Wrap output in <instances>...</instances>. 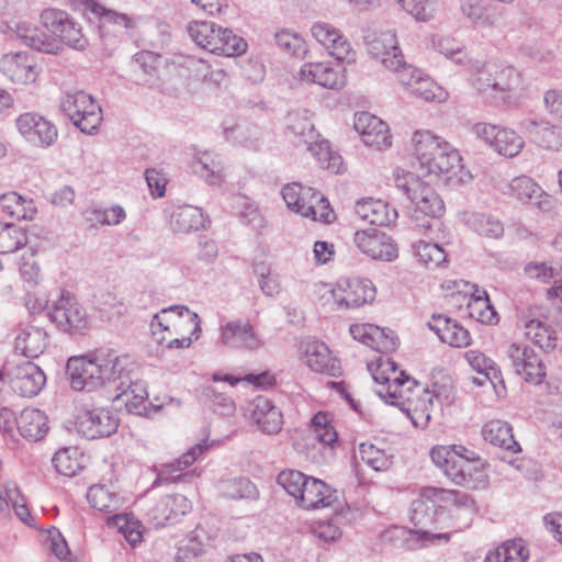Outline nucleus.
Instances as JSON below:
<instances>
[{"label": "nucleus", "instance_id": "obj_17", "mask_svg": "<svg viewBox=\"0 0 562 562\" xmlns=\"http://www.w3.org/2000/svg\"><path fill=\"white\" fill-rule=\"evenodd\" d=\"M220 331L221 342L227 348L254 351L263 346L248 319L229 321L221 326Z\"/></svg>", "mask_w": 562, "mask_h": 562}, {"label": "nucleus", "instance_id": "obj_22", "mask_svg": "<svg viewBox=\"0 0 562 562\" xmlns=\"http://www.w3.org/2000/svg\"><path fill=\"white\" fill-rule=\"evenodd\" d=\"M69 382L75 391L92 392L101 389L97 376L93 353L83 357L70 358L66 367Z\"/></svg>", "mask_w": 562, "mask_h": 562}, {"label": "nucleus", "instance_id": "obj_36", "mask_svg": "<svg viewBox=\"0 0 562 562\" xmlns=\"http://www.w3.org/2000/svg\"><path fill=\"white\" fill-rule=\"evenodd\" d=\"M13 31L23 44L36 50L47 54H57L60 49L59 42L49 38L31 23L18 22Z\"/></svg>", "mask_w": 562, "mask_h": 562}, {"label": "nucleus", "instance_id": "obj_51", "mask_svg": "<svg viewBox=\"0 0 562 562\" xmlns=\"http://www.w3.org/2000/svg\"><path fill=\"white\" fill-rule=\"evenodd\" d=\"M451 391L446 387L434 389L432 394L425 392L426 398L423 400V406H416L413 409L411 419L417 427H426L431 418L429 406H432V400L436 398L438 402L450 403L452 401Z\"/></svg>", "mask_w": 562, "mask_h": 562}, {"label": "nucleus", "instance_id": "obj_5", "mask_svg": "<svg viewBox=\"0 0 562 562\" xmlns=\"http://www.w3.org/2000/svg\"><path fill=\"white\" fill-rule=\"evenodd\" d=\"M188 33L196 45L213 54L232 57L241 55L247 49L243 37L214 22L194 21L188 25Z\"/></svg>", "mask_w": 562, "mask_h": 562}, {"label": "nucleus", "instance_id": "obj_64", "mask_svg": "<svg viewBox=\"0 0 562 562\" xmlns=\"http://www.w3.org/2000/svg\"><path fill=\"white\" fill-rule=\"evenodd\" d=\"M110 524L117 528L132 547L142 541L143 535L138 521L130 519L126 515H116L112 517Z\"/></svg>", "mask_w": 562, "mask_h": 562}, {"label": "nucleus", "instance_id": "obj_32", "mask_svg": "<svg viewBox=\"0 0 562 562\" xmlns=\"http://www.w3.org/2000/svg\"><path fill=\"white\" fill-rule=\"evenodd\" d=\"M356 215L370 224L386 226L394 223L397 212L391 210L389 205L381 200L367 199L358 201L355 206Z\"/></svg>", "mask_w": 562, "mask_h": 562}, {"label": "nucleus", "instance_id": "obj_42", "mask_svg": "<svg viewBox=\"0 0 562 562\" xmlns=\"http://www.w3.org/2000/svg\"><path fill=\"white\" fill-rule=\"evenodd\" d=\"M205 216L201 209L192 205L176 207L170 215V227L176 233H189L204 227Z\"/></svg>", "mask_w": 562, "mask_h": 562}, {"label": "nucleus", "instance_id": "obj_21", "mask_svg": "<svg viewBox=\"0 0 562 562\" xmlns=\"http://www.w3.org/2000/svg\"><path fill=\"white\" fill-rule=\"evenodd\" d=\"M19 132L30 142L43 147L52 146L58 136L56 126L36 113H24L16 119Z\"/></svg>", "mask_w": 562, "mask_h": 562}, {"label": "nucleus", "instance_id": "obj_8", "mask_svg": "<svg viewBox=\"0 0 562 562\" xmlns=\"http://www.w3.org/2000/svg\"><path fill=\"white\" fill-rule=\"evenodd\" d=\"M97 376L101 389L111 396L130 382L133 362L127 356H120L115 350L99 349L93 352Z\"/></svg>", "mask_w": 562, "mask_h": 562}, {"label": "nucleus", "instance_id": "obj_48", "mask_svg": "<svg viewBox=\"0 0 562 562\" xmlns=\"http://www.w3.org/2000/svg\"><path fill=\"white\" fill-rule=\"evenodd\" d=\"M177 310H179L178 305H172L155 314L150 327L157 342L164 344L169 338L176 336L173 324H176Z\"/></svg>", "mask_w": 562, "mask_h": 562}, {"label": "nucleus", "instance_id": "obj_38", "mask_svg": "<svg viewBox=\"0 0 562 562\" xmlns=\"http://www.w3.org/2000/svg\"><path fill=\"white\" fill-rule=\"evenodd\" d=\"M282 196L289 209L308 217L314 212L312 202L313 198H317V192L313 188L291 183L283 187Z\"/></svg>", "mask_w": 562, "mask_h": 562}, {"label": "nucleus", "instance_id": "obj_45", "mask_svg": "<svg viewBox=\"0 0 562 562\" xmlns=\"http://www.w3.org/2000/svg\"><path fill=\"white\" fill-rule=\"evenodd\" d=\"M528 557L529 552L522 539H514L490 551L484 562H526Z\"/></svg>", "mask_w": 562, "mask_h": 562}, {"label": "nucleus", "instance_id": "obj_43", "mask_svg": "<svg viewBox=\"0 0 562 562\" xmlns=\"http://www.w3.org/2000/svg\"><path fill=\"white\" fill-rule=\"evenodd\" d=\"M209 449V445L206 442H200L195 446L191 447L187 452H184L180 458L171 461L160 464V469L158 470V476L155 481V484L165 482V481H171L176 482L178 481L181 475L171 476L173 473L181 471L188 467H190L200 454H202L204 451Z\"/></svg>", "mask_w": 562, "mask_h": 562}, {"label": "nucleus", "instance_id": "obj_9", "mask_svg": "<svg viewBox=\"0 0 562 562\" xmlns=\"http://www.w3.org/2000/svg\"><path fill=\"white\" fill-rule=\"evenodd\" d=\"M429 492L446 503L447 522L446 529L461 531L468 528L477 512L475 501L467 493L448 490H430Z\"/></svg>", "mask_w": 562, "mask_h": 562}, {"label": "nucleus", "instance_id": "obj_56", "mask_svg": "<svg viewBox=\"0 0 562 562\" xmlns=\"http://www.w3.org/2000/svg\"><path fill=\"white\" fill-rule=\"evenodd\" d=\"M462 13L474 24L482 27H492L495 24L494 14L485 7L482 0H461Z\"/></svg>", "mask_w": 562, "mask_h": 562}, {"label": "nucleus", "instance_id": "obj_20", "mask_svg": "<svg viewBox=\"0 0 562 562\" xmlns=\"http://www.w3.org/2000/svg\"><path fill=\"white\" fill-rule=\"evenodd\" d=\"M353 127L369 147L382 150L392 144L387 124L371 113L356 114Z\"/></svg>", "mask_w": 562, "mask_h": 562}, {"label": "nucleus", "instance_id": "obj_16", "mask_svg": "<svg viewBox=\"0 0 562 562\" xmlns=\"http://www.w3.org/2000/svg\"><path fill=\"white\" fill-rule=\"evenodd\" d=\"M8 375L13 392L23 397L37 395L46 383L45 373L32 361H24L10 368Z\"/></svg>", "mask_w": 562, "mask_h": 562}, {"label": "nucleus", "instance_id": "obj_58", "mask_svg": "<svg viewBox=\"0 0 562 562\" xmlns=\"http://www.w3.org/2000/svg\"><path fill=\"white\" fill-rule=\"evenodd\" d=\"M52 462L56 471L65 476H72L82 468L79 452L75 448L59 449Z\"/></svg>", "mask_w": 562, "mask_h": 562}, {"label": "nucleus", "instance_id": "obj_3", "mask_svg": "<svg viewBox=\"0 0 562 562\" xmlns=\"http://www.w3.org/2000/svg\"><path fill=\"white\" fill-rule=\"evenodd\" d=\"M277 482L304 509L329 507L337 501L336 491L328 484L297 470L280 472Z\"/></svg>", "mask_w": 562, "mask_h": 562}, {"label": "nucleus", "instance_id": "obj_10", "mask_svg": "<svg viewBox=\"0 0 562 562\" xmlns=\"http://www.w3.org/2000/svg\"><path fill=\"white\" fill-rule=\"evenodd\" d=\"M330 294L338 310L358 308L374 300L375 288L369 279L346 278L337 281Z\"/></svg>", "mask_w": 562, "mask_h": 562}, {"label": "nucleus", "instance_id": "obj_12", "mask_svg": "<svg viewBox=\"0 0 562 562\" xmlns=\"http://www.w3.org/2000/svg\"><path fill=\"white\" fill-rule=\"evenodd\" d=\"M507 357L516 374L531 384H541L546 378V367L541 357L525 344H512Z\"/></svg>", "mask_w": 562, "mask_h": 562}, {"label": "nucleus", "instance_id": "obj_53", "mask_svg": "<svg viewBox=\"0 0 562 562\" xmlns=\"http://www.w3.org/2000/svg\"><path fill=\"white\" fill-rule=\"evenodd\" d=\"M470 297L467 305L469 316L481 323H492L493 318L496 316V312L490 304L486 291H481L475 288V291Z\"/></svg>", "mask_w": 562, "mask_h": 562}, {"label": "nucleus", "instance_id": "obj_30", "mask_svg": "<svg viewBox=\"0 0 562 562\" xmlns=\"http://www.w3.org/2000/svg\"><path fill=\"white\" fill-rule=\"evenodd\" d=\"M311 430L313 438L317 441L319 448V457L313 456V462L323 463L334 456V443L337 442V432L334 427L329 425L327 415L318 412L311 419Z\"/></svg>", "mask_w": 562, "mask_h": 562}, {"label": "nucleus", "instance_id": "obj_14", "mask_svg": "<svg viewBox=\"0 0 562 562\" xmlns=\"http://www.w3.org/2000/svg\"><path fill=\"white\" fill-rule=\"evenodd\" d=\"M77 430L87 439L109 437L119 427L116 415L108 408L97 407L82 411L77 417Z\"/></svg>", "mask_w": 562, "mask_h": 562}, {"label": "nucleus", "instance_id": "obj_6", "mask_svg": "<svg viewBox=\"0 0 562 562\" xmlns=\"http://www.w3.org/2000/svg\"><path fill=\"white\" fill-rule=\"evenodd\" d=\"M60 111L82 133L94 134L102 123V109L94 98L83 90L69 91L60 101Z\"/></svg>", "mask_w": 562, "mask_h": 562}, {"label": "nucleus", "instance_id": "obj_52", "mask_svg": "<svg viewBox=\"0 0 562 562\" xmlns=\"http://www.w3.org/2000/svg\"><path fill=\"white\" fill-rule=\"evenodd\" d=\"M525 335L543 350L554 349L557 346L555 331L539 319L525 323Z\"/></svg>", "mask_w": 562, "mask_h": 562}, {"label": "nucleus", "instance_id": "obj_39", "mask_svg": "<svg viewBox=\"0 0 562 562\" xmlns=\"http://www.w3.org/2000/svg\"><path fill=\"white\" fill-rule=\"evenodd\" d=\"M194 173L203 178L211 186H221L225 178V165L220 155L203 153L192 162Z\"/></svg>", "mask_w": 562, "mask_h": 562}, {"label": "nucleus", "instance_id": "obj_50", "mask_svg": "<svg viewBox=\"0 0 562 562\" xmlns=\"http://www.w3.org/2000/svg\"><path fill=\"white\" fill-rule=\"evenodd\" d=\"M26 231L14 224L0 223V254H13L27 244Z\"/></svg>", "mask_w": 562, "mask_h": 562}, {"label": "nucleus", "instance_id": "obj_47", "mask_svg": "<svg viewBox=\"0 0 562 562\" xmlns=\"http://www.w3.org/2000/svg\"><path fill=\"white\" fill-rule=\"evenodd\" d=\"M0 207L4 214L19 221L31 220L35 213L32 201L25 200L14 191L0 195Z\"/></svg>", "mask_w": 562, "mask_h": 562}, {"label": "nucleus", "instance_id": "obj_18", "mask_svg": "<svg viewBox=\"0 0 562 562\" xmlns=\"http://www.w3.org/2000/svg\"><path fill=\"white\" fill-rule=\"evenodd\" d=\"M353 241L361 252L373 259L392 261L397 257V247L391 237L375 228L356 232Z\"/></svg>", "mask_w": 562, "mask_h": 562}, {"label": "nucleus", "instance_id": "obj_24", "mask_svg": "<svg viewBox=\"0 0 562 562\" xmlns=\"http://www.w3.org/2000/svg\"><path fill=\"white\" fill-rule=\"evenodd\" d=\"M350 334L356 340L382 353L393 351L397 347V338L391 329L373 324L351 325Z\"/></svg>", "mask_w": 562, "mask_h": 562}, {"label": "nucleus", "instance_id": "obj_11", "mask_svg": "<svg viewBox=\"0 0 562 562\" xmlns=\"http://www.w3.org/2000/svg\"><path fill=\"white\" fill-rule=\"evenodd\" d=\"M47 316L63 331H81L89 325L86 308L69 292L60 295Z\"/></svg>", "mask_w": 562, "mask_h": 562}, {"label": "nucleus", "instance_id": "obj_31", "mask_svg": "<svg viewBox=\"0 0 562 562\" xmlns=\"http://www.w3.org/2000/svg\"><path fill=\"white\" fill-rule=\"evenodd\" d=\"M300 78L326 89H338L344 86V75L326 63H308L301 67Z\"/></svg>", "mask_w": 562, "mask_h": 562}, {"label": "nucleus", "instance_id": "obj_62", "mask_svg": "<svg viewBox=\"0 0 562 562\" xmlns=\"http://www.w3.org/2000/svg\"><path fill=\"white\" fill-rule=\"evenodd\" d=\"M401 8L417 21L427 22L435 15L437 0H396Z\"/></svg>", "mask_w": 562, "mask_h": 562}, {"label": "nucleus", "instance_id": "obj_35", "mask_svg": "<svg viewBox=\"0 0 562 562\" xmlns=\"http://www.w3.org/2000/svg\"><path fill=\"white\" fill-rule=\"evenodd\" d=\"M498 189L524 204H539V199L544 194L541 187L527 176L516 177L509 182H504Z\"/></svg>", "mask_w": 562, "mask_h": 562}, {"label": "nucleus", "instance_id": "obj_25", "mask_svg": "<svg viewBox=\"0 0 562 562\" xmlns=\"http://www.w3.org/2000/svg\"><path fill=\"white\" fill-rule=\"evenodd\" d=\"M304 355L308 368L317 373L330 376L341 375L340 361L331 356L327 345L318 340H308L304 344Z\"/></svg>", "mask_w": 562, "mask_h": 562}, {"label": "nucleus", "instance_id": "obj_49", "mask_svg": "<svg viewBox=\"0 0 562 562\" xmlns=\"http://www.w3.org/2000/svg\"><path fill=\"white\" fill-rule=\"evenodd\" d=\"M308 150L315 157L321 168L333 173L341 172L344 167L342 157L331 149L328 140L310 143Z\"/></svg>", "mask_w": 562, "mask_h": 562}, {"label": "nucleus", "instance_id": "obj_34", "mask_svg": "<svg viewBox=\"0 0 562 562\" xmlns=\"http://www.w3.org/2000/svg\"><path fill=\"white\" fill-rule=\"evenodd\" d=\"M18 430L23 438L38 441L48 431L47 416L41 409L24 408L18 418Z\"/></svg>", "mask_w": 562, "mask_h": 562}, {"label": "nucleus", "instance_id": "obj_55", "mask_svg": "<svg viewBox=\"0 0 562 562\" xmlns=\"http://www.w3.org/2000/svg\"><path fill=\"white\" fill-rule=\"evenodd\" d=\"M90 505L100 512H114L120 506L119 496L104 485H92L87 494Z\"/></svg>", "mask_w": 562, "mask_h": 562}, {"label": "nucleus", "instance_id": "obj_60", "mask_svg": "<svg viewBox=\"0 0 562 562\" xmlns=\"http://www.w3.org/2000/svg\"><path fill=\"white\" fill-rule=\"evenodd\" d=\"M56 37L59 42L77 50H85L89 45L88 38L82 33L81 25L71 16L66 24H64V27Z\"/></svg>", "mask_w": 562, "mask_h": 562}, {"label": "nucleus", "instance_id": "obj_37", "mask_svg": "<svg viewBox=\"0 0 562 562\" xmlns=\"http://www.w3.org/2000/svg\"><path fill=\"white\" fill-rule=\"evenodd\" d=\"M47 346V334L37 326H27L19 333L14 348L26 358H37Z\"/></svg>", "mask_w": 562, "mask_h": 562}, {"label": "nucleus", "instance_id": "obj_28", "mask_svg": "<svg viewBox=\"0 0 562 562\" xmlns=\"http://www.w3.org/2000/svg\"><path fill=\"white\" fill-rule=\"evenodd\" d=\"M427 325L442 342L449 346L463 348L471 342L469 330L443 314H434Z\"/></svg>", "mask_w": 562, "mask_h": 562}, {"label": "nucleus", "instance_id": "obj_61", "mask_svg": "<svg viewBox=\"0 0 562 562\" xmlns=\"http://www.w3.org/2000/svg\"><path fill=\"white\" fill-rule=\"evenodd\" d=\"M359 453L361 460L375 471H384L392 465V457L372 443H361Z\"/></svg>", "mask_w": 562, "mask_h": 562}, {"label": "nucleus", "instance_id": "obj_2", "mask_svg": "<svg viewBox=\"0 0 562 562\" xmlns=\"http://www.w3.org/2000/svg\"><path fill=\"white\" fill-rule=\"evenodd\" d=\"M432 462L457 485L477 487L486 479L484 462L464 446H438L431 449Z\"/></svg>", "mask_w": 562, "mask_h": 562}, {"label": "nucleus", "instance_id": "obj_54", "mask_svg": "<svg viewBox=\"0 0 562 562\" xmlns=\"http://www.w3.org/2000/svg\"><path fill=\"white\" fill-rule=\"evenodd\" d=\"M178 307L176 324H173L176 336H194V339H198L201 333L199 315L186 305H178Z\"/></svg>", "mask_w": 562, "mask_h": 562}, {"label": "nucleus", "instance_id": "obj_57", "mask_svg": "<svg viewBox=\"0 0 562 562\" xmlns=\"http://www.w3.org/2000/svg\"><path fill=\"white\" fill-rule=\"evenodd\" d=\"M413 250L426 267L437 268L447 260V254L438 244L419 240L413 244Z\"/></svg>", "mask_w": 562, "mask_h": 562}, {"label": "nucleus", "instance_id": "obj_44", "mask_svg": "<svg viewBox=\"0 0 562 562\" xmlns=\"http://www.w3.org/2000/svg\"><path fill=\"white\" fill-rule=\"evenodd\" d=\"M218 490L223 497L228 499L254 501L259 493L257 486L247 477H229L218 483Z\"/></svg>", "mask_w": 562, "mask_h": 562}, {"label": "nucleus", "instance_id": "obj_40", "mask_svg": "<svg viewBox=\"0 0 562 562\" xmlns=\"http://www.w3.org/2000/svg\"><path fill=\"white\" fill-rule=\"evenodd\" d=\"M485 441L503 448L506 451L516 453L520 450L518 442L514 439L510 425L501 419H493L486 423L482 429Z\"/></svg>", "mask_w": 562, "mask_h": 562}, {"label": "nucleus", "instance_id": "obj_19", "mask_svg": "<svg viewBox=\"0 0 562 562\" xmlns=\"http://www.w3.org/2000/svg\"><path fill=\"white\" fill-rule=\"evenodd\" d=\"M525 136L536 146L551 151L562 150V128L547 120L525 119L520 123Z\"/></svg>", "mask_w": 562, "mask_h": 562}, {"label": "nucleus", "instance_id": "obj_13", "mask_svg": "<svg viewBox=\"0 0 562 562\" xmlns=\"http://www.w3.org/2000/svg\"><path fill=\"white\" fill-rule=\"evenodd\" d=\"M313 37L335 59L351 64L356 60V52L348 38L326 22H316L311 27Z\"/></svg>", "mask_w": 562, "mask_h": 562}, {"label": "nucleus", "instance_id": "obj_23", "mask_svg": "<svg viewBox=\"0 0 562 562\" xmlns=\"http://www.w3.org/2000/svg\"><path fill=\"white\" fill-rule=\"evenodd\" d=\"M88 9L101 18L99 33L100 40L105 48L113 49L117 44L116 35L114 38L106 37V34L111 33L112 29L120 30V32L123 33V30H128L135 26L134 20L127 14L106 10L103 5L94 1L88 3Z\"/></svg>", "mask_w": 562, "mask_h": 562}, {"label": "nucleus", "instance_id": "obj_41", "mask_svg": "<svg viewBox=\"0 0 562 562\" xmlns=\"http://www.w3.org/2000/svg\"><path fill=\"white\" fill-rule=\"evenodd\" d=\"M148 393L143 382L133 381L130 375L128 384L110 396L111 400H122L130 413L142 415L146 411Z\"/></svg>", "mask_w": 562, "mask_h": 562}, {"label": "nucleus", "instance_id": "obj_26", "mask_svg": "<svg viewBox=\"0 0 562 562\" xmlns=\"http://www.w3.org/2000/svg\"><path fill=\"white\" fill-rule=\"evenodd\" d=\"M0 69L15 83L26 85L37 77L33 57L24 52L5 54L0 60Z\"/></svg>", "mask_w": 562, "mask_h": 562}, {"label": "nucleus", "instance_id": "obj_15", "mask_svg": "<svg viewBox=\"0 0 562 562\" xmlns=\"http://www.w3.org/2000/svg\"><path fill=\"white\" fill-rule=\"evenodd\" d=\"M391 371L393 374L396 372V363L390 358H380L378 369L372 372V378L376 383L383 386L376 390V394L391 405H398V400L404 398L405 385L411 383L409 376L401 372L398 376L393 379L385 373Z\"/></svg>", "mask_w": 562, "mask_h": 562}, {"label": "nucleus", "instance_id": "obj_33", "mask_svg": "<svg viewBox=\"0 0 562 562\" xmlns=\"http://www.w3.org/2000/svg\"><path fill=\"white\" fill-rule=\"evenodd\" d=\"M368 53L371 58L380 60L387 69L392 67L398 56H403L395 33L391 31L382 32L375 36L368 46Z\"/></svg>", "mask_w": 562, "mask_h": 562}, {"label": "nucleus", "instance_id": "obj_63", "mask_svg": "<svg viewBox=\"0 0 562 562\" xmlns=\"http://www.w3.org/2000/svg\"><path fill=\"white\" fill-rule=\"evenodd\" d=\"M286 128L297 136L310 137L314 133V125L307 110H294L288 113Z\"/></svg>", "mask_w": 562, "mask_h": 562}, {"label": "nucleus", "instance_id": "obj_4", "mask_svg": "<svg viewBox=\"0 0 562 562\" xmlns=\"http://www.w3.org/2000/svg\"><path fill=\"white\" fill-rule=\"evenodd\" d=\"M520 83V74L512 66L483 65L472 77L473 88L496 103H510Z\"/></svg>", "mask_w": 562, "mask_h": 562}, {"label": "nucleus", "instance_id": "obj_59", "mask_svg": "<svg viewBox=\"0 0 562 562\" xmlns=\"http://www.w3.org/2000/svg\"><path fill=\"white\" fill-rule=\"evenodd\" d=\"M524 147L522 138L513 130L499 127L493 148L505 157H515Z\"/></svg>", "mask_w": 562, "mask_h": 562}, {"label": "nucleus", "instance_id": "obj_27", "mask_svg": "<svg viewBox=\"0 0 562 562\" xmlns=\"http://www.w3.org/2000/svg\"><path fill=\"white\" fill-rule=\"evenodd\" d=\"M191 509V503L182 494L166 495L150 510L156 527L173 524Z\"/></svg>", "mask_w": 562, "mask_h": 562}, {"label": "nucleus", "instance_id": "obj_46", "mask_svg": "<svg viewBox=\"0 0 562 562\" xmlns=\"http://www.w3.org/2000/svg\"><path fill=\"white\" fill-rule=\"evenodd\" d=\"M525 272L530 279L542 283H553V286L562 285V262L557 260L529 262Z\"/></svg>", "mask_w": 562, "mask_h": 562}, {"label": "nucleus", "instance_id": "obj_29", "mask_svg": "<svg viewBox=\"0 0 562 562\" xmlns=\"http://www.w3.org/2000/svg\"><path fill=\"white\" fill-rule=\"evenodd\" d=\"M250 418L262 432L268 435L278 434L283 425L282 413L265 396H257L251 402Z\"/></svg>", "mask_w": 562, "mask_h": 562}, {"label": "nucleus", "instance_id": "obj_7", "mask_svg": "<svg viewBox=\"0 0 562 562\" xmlns=\"http://www.w3.org/2000/svg\"><path fill=\"white\" fill-rule=\"evenodd\" d=\"M431 488H425L420 498L412 504L411 520L418 528V533L431 539L449 541V532H435L437 529H446L447 515L442 506L436 504Z\"/></svg>", "mask_w": 562, "mask_h": 562}, {"label": "nucleus", "instance_id": "obj_1", "mask_svg": "<svg viewBox=\"0 0 562 562\" xmlns=\"http://www.w3.org/2000/svg\"><path fill=\"white\" fill-rule=\"evenodd\" d=\"M412 144L416 158V172L403 169L394 170V182L415 204L412 220L415 229L420 234L431 231L438 225L437 218L445 211V204L429 182L422 177H439L445 173H456L461 168V156L443 138L429 131H417L413 134Z\"/></svg>", "mask_w": 562, "mask_h": 562}]
</instances>
